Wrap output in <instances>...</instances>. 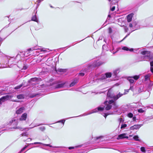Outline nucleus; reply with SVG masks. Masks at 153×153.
Listing matches in <instances>:
<instances>
[{"mask_svg":"<svg viewBox=\"0 0 153 153\" xmlns=\"http://www.w3.org/2000/svg\"><path fill=\"white\" fill-rule=\"evenodd\" d=\"M118 1V0H112V4H115V3H117Z\"/></svg>","mask_w":153,"mask_h":153,"instance_id":"obj_30","label":"nucleus"},{"mask_svg":"<svg viewBox=\"0 0 153 153\" xmlns=\"http://www.w3.org/2000/svg\"><path fill=\"white\" fill-rule=\"evenodd\" d=\"M43 125V124H36L34 125V126L33 127L38 126H39L41 125Z\"/></svg>","mask_w":153,"mask_h":153,"instance_id":"obj_35","label":"nucleus"},{"mask_svg":"<svg viewBox=\"0 0 153 153\" xmlns=\"http://www.w3.org/2000/svg\"><path fill=\"white\" fill-rule=\"evenodd\" d=\"M64 84L65 83H61L59 84L56 86V88H58L62 87L64 86Z\"/></svg>","mask_w":153,"mask_h":153,"instance_id":"obj_18","label":"nucleus"},{"mask_svg":"<svg viewBox=\"0 0 153 153\" xmlns=\"http://www.w3.org/2000/svg\"><path fill=\"white\" fill-rule=\"evenodd\" d=\"M27 118V114L26 113H24L22 115L21 117L19 119L20 121L25 120Z\"/></svg>","mask_w":153,"mask_h":153,"instance_id":"obj_11","label":"nucleus"},{"mask_svg":"<svg viewBox=\"0 0 153 153\" xmlns=\"http://www.w3.org/2000/svg\"><path fill=\"white\" fill-rule=\"evenodd\" d=\"M25 109V108L24 107H22L16 111V113L18 114H20L22 113Z\"/></svg>","mask_w":153,"mask_h":153,"instance_id":"obj_13","label":"nucleus"},{"mask_svg":"<svg viewBox=\"0 0 153 153\" xmlns=\"http://www.w3.org/2000/svg\"><path fill=\"white\" fill-rule=\"evenodd\" d=\"M51 7H52V6H51Z\"/></svg>","mask_w":153,"mask_h":153,"instance_id":"obj_59","label":"nucleus"},{"mask_svg":"<svg viewBox=\"0 0 153 153\" xmlns=\"http://www.w3.org/2000/svg\"><path fill=\"white\" fill-rule=\"evenodd\" d=\"M35 121H35V120H34V121H33V122L32 123L31 125L35 123Z\"/></svg>","mask_w":153,"mask_h":153,"instance_id":"obj_49","label":"nucleus"},{"mask_svg":"<svg viewBox=\"0 0 153 153\" xmlns=\"http://www.w3.org/2000/svg\"><path fill=\"white\" fill-rule=\"evenodd\" d=\"M115 8V6H113L111 8L110 10L111 11H113L114 10Z\"/></svg>","mask_w":153,"mask_h":153,"instance_id":"obj_32","label":"nucleus"},{"mask_svg":"<svg viewBox=\"0 0 153 153\" xmlns=\"http://www.w3.org/2000/svg\"><path fill=\"white\" fill-rule=\"evenodd\" d=\"M119 72V70L118 69H117L116 70H115L114 72V75L115 76H117V74Z\"/></svg>","mask_w":153,"mask_h":153,"instance_id":"obj_19","label":"nucleus"},{"mask_svg":"<svg viewBox=\"0 0 153 153\" xmlns=\"http://www.w3.org/2000/svg\"><path fill=\"white\" fill-rule=\"evenodd\" d=\"M100 137H98L97 138V139H99Z\"/></svg>","mask_w":153,"mask_h":153,"instance_id":"obj_55","label":"nucleus"},{"mask_svg":"<svg viewBox=\"0 0 153 153\" xmlns=\"http://www.w3.org/2000/svg\"><path fill=\"white\" fill-rule=\"evenodd\" d=\"M122 49L124 50H126L127 51H133V50L132 48L129 49L128 47H123Z\"/></svg>","mask_w":153,"mask_h":153,"instance_id":"obj_14","label":"nucleus"},{"mask_svg":"<svg viewBox=\"0 0 153 153\" xmlns=\"http://www.w3.org/2000/svg\"><path fill=\"white\" fill-rule=\"evenodd\" d=\"M31 50H32V49H31V48H30V49H29L28 50V51H31Z\"/></svg>","mask_w":153,"mask_h":153,"instance_id":"obj_50","label":"nucleus"},{"mask_svg":"<svg viewBox=\"0 0 153 153\" xmlns=\"http://www.w3.org/2000/svg\"><path fill=\"white\" fill-rule=\"evenodd\" d=\"M138 111L140 113H142L144 112V111L142 108H140L138 109Z\"/></svg>","mask_w":153,"mask_h":153,"instance_id":"obj_27","label":"nucleus"},{"mask_svg":"<svg viewBox=\"0 0 153 153\" xmlns=\"http://www.w3.org/2000/svg\"><path fill=\"white\" fill-rule=\"evenodd\" d=\"M102 64L103 63L98 60L95 61L92 64V66L94 67H97L102 65Z\"/></svg>","mask_w":153,"mask_h":153,"instance_id":"obj_8","label":"nucleus"},{"mask_svg":"<svg viewBox=\"0 0 153 153\" xmlns=\"http://www.w3.org/2000/svg\"><path fill=\"white\" fill-rule=\"evenodd\" d=\"M111 74L110 73H107L105 74V75L102 74V75L101 77L100 80H101L105 79L106 78H109L111 76Z\"/></svg>","mask_w":153,"mask_h":153,"instance_id":"obj_6","label":"nucleus"},{"mask_svg":"<svg viewBox=\"0 0 153 153\" xmlns=\"http://www.w3.org/2000/svg\"><path fill=\"white\" fill-rule=\"evenodd\" d=\"M22 84H21L20 85H19V86H16V87L15 88V89H19V88H21V87H22Z\"/></svg>","mask_w":153,"mask_h":153,"instance_id":"obj_22","label":"nucleus"},{"mask_svg":"<svg viewBox=\"0 0 153 153\" xmlns=\"http://www.w3.org/2000/svg\"><path fill=\"white\" fill-rule=\"evenodd\" d=\"M150 64L151 66L153 67V61L151 62H150Z\"/></svg>","mask_w":153,"mask_h":153,"instance_id":"obj_43","label":"nucleus"},{"mask_svg":"<svg viewBox=\"0 0 153 153\" xmlns=\"http://www.w3.org/2000/svg\"><path fill=\"white\" fill-rule=\"evenodd\" d=\"M44 145L48 146L50 147H52V146H51L49 144H44Z\"/></svg>","mask_w":153,"mask_h":153,"instance_id":"obj_40","label":"nucleus"},{"mask_svg":"<svg viewBox=\"0 0 153 153\" xmlns=\"http://www.w3.org/2000/svg\"><path fill=\"white\" fill-rule=\"evenodd\" d=\"M128 117L132 118L133 117V114L131 113H129L128 114Z\"/></svg>","mask_w":153,"mask_h":153,"instance_id":"obj_25","label":"nucleus"},{"mask_svg":"<svg viewBox=\"0 0 153 153\" xmlns=\"http://www.w3.org/2000/svg\"><path fill=\"white\" fill-rule=\"evenodd\" d=\"M108 30H109V33H111L112 32V30L111 27H109L108 28Z\"/></svg>","mask_w":153,"mask_h":153,"instance_id":"obj_33","label":"nucleus"},{"mask_svg":"<svg viewBox=\"0 0 153 153\" xmlns=\"http://www.w3.org/2000/svg\"><path fill=\"white\" fill-rule=\"evenodd\" d=\"M133 78L135 80H137L140 78L139 75H135L132 76Z\"/></svg>","mask_w":153,"mask_h":153,"instance_id":"obj_21","label":"nucleus"},{"mask_svg":"<svg viewBox=\"0 0 153 153\" xmlns=\"http://www.w3.org/2000/svg\"><path fill=\"white\" fill-rule=\"evenodd\" d=\"M25 96L23 94H20L17 96V98L19 99H22L24 98Z\"/></svg>","mask_w":153,"mask_h":153,"instance_id":"obj_17","label":"nucleus"},{"mask_svg":"<svg viewBox=\"0 0 153 153\" xmlns=\"http://www.w3.org/2000/svg\"><path fill=\"white\" fill-rule=\"evenodd\" d=\"M141 151L143 152H145V148L144 147H142L140 148Z\"/></svg>","mask_w":153,"mask_h":153,"instance_id":"obj_28","label":"nucleus"},{"mask_svg":"<svg viewBox=\"0 0 153 153\" xmlns=\"http://www.w3.org/2000/svg\"><path fill=\"white\" fill-rule=\"evenodd\" d=\"M127 79L131 83H133L134 82V79L132 77H129Z\"/></svg>","mask_w":153,"mask_h":153,"instance_id":"obj_15","label":"nucleus"},{"mask_svg":"<svg viewBox=\"0 0 153 153\" xmlns=\"http://www.w3.org/2000/svg\"><path fill=\"white\" fill-rule=\"evenodd\" d=\"M65 121V120H61L59 121V122H61L62 123L63 125L64 124V123Z\"/></svg>","mask_w":153,"mask_h":153,"instance_id":"obj_31","label":"nucleus"},{"mask_svg":"<svg viewBox=\"0 0 153 153\" xmlns=\"http://www.w3.org/2000/svg\"><path fill=\"white\" fill-rule=\"evenodd\" d=\"M104 104L106 106L105 107V109L106 110H110L111 107L113 109H116L117 108V106L114 102V101L112 100H110L108 102V101H106L105 102Z\"/></svg>","mask_w":153,"mask_h":153,"instance_id":"obj_1","label":"nucleus"},{"mask_svg":"<svg viewBox=\"0 0 153 153\" xmlns=\"http://www.w3.org/2000/svg\"><path fill=\"white\" fill-rule=\"evenodd\" d=\"M133 16V13H131L128 15L127 16V21L128 22H130L131 21L132 18Z\"/></svg>","mask_w":153,"mask_h":153,"instance_id":"obj_12","label":"nucleus"},{"mask_svg":"<svg viewBox=\"0 0 153 153\" xmlns=\"http://www.w3.org/2000/svg\"><path fill=\"white\" fill-rule=\"evenodd\" d=\"M59 71L60 72H63L64 71V70L63 69H60L59 70Z\"/></svg>","mask_w":153,"mask_h":153,"instance_id":"obj_42","label":"nucleus"},{"mask_svg":"<svg viewBox=\"0 0 153 153\" xmlns=\"http://www.w3.org/2000/svg\"><path fill=\"white\" fill-rule=\"evenodd\" d=\"M31 20L32 21H35L37 22H38V20L36 17V15L32 16Z\"/></svg>","mask_w":153,"mask_h":153,"instance_id":"obj_16","label":"nucleus"},{"mask_svg":"<svg viewBox=\"0 0 153 153\" xmlns=\"http://www.w3.org/2000/svg\"><path fill=\"white\" fill-rule=\"evenodd\" d=\"M21 135H22V136H26L27 135V134L26 133H22Z\"/></svg>","mask_w":153,"mask_h":153,"instance_id":"obj_39","label":"nucleus"},{"mask_svg":"<svg viewBox=\"0 0 153 153\" xmlns=\"http://www.w3.org/2000/svg\"><path fill=\"white\" fill-rule=\"evenodd\" d=\"M142 126L143 124L134 125L133 126L131 127L130 129L131 130L137 129L139 128Z\"/></svg>","mask_w":153,"mask_h":153,"instance_id":"obj_10","label":"nucleus"},{"mask_svg":"<svg viewBox=\"0 0 153 153\" xmlns=\"http://www.w3.org/2000/svg\"><path fill=\"white\" fill-rule=\"evenodd\" d=\"M34 144H42L44 145V144H43L42 143L40 142H35L34 143Z\"/></svg>","mask_w":153,"mask_h":153,"instance_id":"obj_37","label":"nucleus"},{"mask_svg":"<svg viewBox=\"0 0 153 153\" xmlns=\"http://www.w3.org/2000/svg\"><path fill=\"white\" fill-rule=\"evenodd\" d=\"M129 35V34H128V35H126L124 38V39H123V40L124 39H125L127 36H128Z\"/></svg>","mask_w":153,"mask_h":153,"instance_id":"obj_48","label":"nucleus"},{"mask_svg":"<svg viewBox=\"0 0 153 153\" xmlns=\"http://www.w3.org/2000/svg\"><path fill=\"white\" fill-rule=\"evenodd\" d=\"M12 101H14V102H17V101H16V100H12Z\"/></svg>","mask_w":153,"mask_h":153,"instance_id":"obj_57","label":"nucleus"},{"mask_svg":"<svg viewBox=\"0 0 153 153\" xmlns=\"http://www.w3.org/2000/svg\"><path fill=\"white\" fill-rule=\"evenodd\" d=\"M108 114H105V115L104 116V117H105V118H106V116H107L108 115Z\"/></svg>","mask_w":153,"mask_h":153,"instance_id":"obj_47","label":"nucleus"},{"mask_svg":"<svg viewBox=\"0 0 153 153\" xmlns=\"http://www.w3.org/2000/svg\"><path fill=\"white\" fill-rule=\"evenodd\" d=\"M53 147L54 148H58V147Z\"/></svg>","mask_w":153,"mask_h":153,"instance_id":"obj_56","label":"nucleus"},{"mask_svg":"<svg viewBox=\"0 0 153 153\" xmlns=\"http://www.w3.org/2000/svg\"><path fill=\"white\" fill-rule=\"evenodd\" d=\"M108 17H110V15H108Z\"/></svg>","mask_w":153,"mask_h":153,"instance_id":"obj_58","label":"nucleus"},{"mask_svg":"<svg viewBox=\"0 0 153 153\" xmlns=\"http://www.w3.org/2000/svg\"><path fill=\"white\" fill-rule=\"evenodd\" d=\"M39 128L42 131H43L45 130V127L44 126L41 127Z\"/></svg>","mask_w":153,"mask_h":153,"instance_id":"obj_24","label":"nucleus"},{"mask_svg":"<svg viewBox=\"0 0 153 153\" xmlns=\"http://www.w3.org/2000/svg\"><path fill=\"white\" fill-rule=\"evenodd\" d=\"M132 87H130V89L132 90Z\"/></svg>","mask_w":153,"mask_h":153,"instance_id":"obj_52","label":"nucleus"},{"mask_svg":"<svg viewBox=\"0 0 153 153\" xmlns=\"http://www.w3.org/2000/svg\"><path fill=\"white\" fill-rule=\"evenodd\" d=\"M79 75L81 76H83L84 75V74L83 73H80L79 74Z\"/></svg>","mask_w":153,"mask_h":153,"instance_id":"obj_44","label":"nucleus"},{"mask_svg":"<svg viewBox=\"0 0 153 153\" xmlns=\"http://www.w3.org/2000/svg\"><path fill=\"white\" fill-rule=\"evenodd\" d=\"M76 82L75 81L72 82L70 85V86L71 87L73 86Z\"/></svg>","mask_w":153,"mask_h":153,"instance_id":"obj_29","label":"nucleus"},{"mask_svg":"<svg viewBox=\"0 0 153 153\" xmlns=\"http://www.w3.org/2000/svg\"><path fill=\"white\" fill-rule=\"evenodd\" d=\"M134 139L136 141H139V140L138 139L139 137L138 136L136 135L134 136L133 137Z\"/></svg>","mask_w":153,"mask_h":153,"instance_id":"obj_23","label":"nucleus"},{"mask_svg":"<svg viewBox=\"0 0 153 153\" xmlns=\"http://www.w3.org/2000/svg\"><path fill=\"white\" fill-rule=\"evenodd\" d=\"M128 137L126 136V134L124 133L121 134H120L118 136V137H117V140H120L121 139H123L124 138H128Z\"/></svg>","mask_w":153,"mask_h":153,"instance_id":"obj_9","label":"nucleus"},{"mask_svg":"<svg viewBox=\"0 0 153 153\" xmlns=\"http://www.w3.org/2000/svg\"><path fill=\"white\" fill-rule=\"evenodd\" d=\"M105 107H98L97 108H95V109L93 110L92 111V112L88 113L87 114H86L85 115L89 114H91V113H94L97 112L98 111H103Z\"/></svg>","mask_w":153,"mask_h":153,"instance_id":"obj_7","label":"nucleus"},{"mask_svg":"<svg viewBox=\"0 0 153 153\" xmlns=\"http://www.w3.org/2000/svg\"><path fill=\"white\" fill-rule=\"evenodd\" d=\"M39 49L41 51H43L44 52L46 51V50L44 49V48L40 49Z\"/></svg>","mask_w":153,"mask_h":153,"instance_id":"obj_36","label":"nucleus"},{"mask_svg":"<svg viewBox=\"0 0 153 153\" xmlns=\"http://www.w3.org/2000/svg\"><path fill=\"white\" fill-rule=\"evenodd\" d=\"M141 53L142 54L145 55L142 57V59L141 58V59L140 60L141 61L145 60L147 59L146 58L149 57L150 56V52L148 51H143L141 52Z\"/></svg>","mask_w":153,"mask_h":153,"instance_id":"obj_4","label":"nucleus"},{"mask_svg":"<svg viewBox=\"0 0 153 153\" xmlns=\"http://www.w3.org/2000/svg\"><path fill=\"white\" fill-rule=\"evenodd\" d=\"M133 119L134 120V119H135V117H133Z\"/></svg>","mask_w":153,"mask_h":153,"instance_id":"obj_54","label":"nucleus"},{"mask_svg":"<svg viewBox=\"0 0 153 153\" xmlns=\"http://www.w3.org/2000/svg\"><path fill=\"white\" fill-rule=\"evenodd\" d=\"M126 126H127L126 124H123L122 125H121V129H122V128H125Z\"/></svg>","mask_w":153,"mask_h":153,"instance_id":"obj_26","label":"nucleus"},{"mask_svg":"<svg viewBox=\"0 0 153 153\" xmlns=\"http://www.w3.org/2000/svg\"><path fill=\"white\" fill-rule=\"evenodd\" d=\"M27 67L26 65H24L23 67V68L22 69V70H26L27 68Z\"/></svg>","mask_w":153,"mask_h":153,"instance_id":"obj_34","label":"nucleus"},{"mask_svg":"<svg viewBox=\"0 0 153 153\" xmlns=\"http://www.w3.org/2000/svg\"><path fill=\"white\" fill-rule=\"evenodd\" d=\"M150 70L151 72L153 73V67H150Z\"/></svg>","mask_w":153,"mask_h":153,"instance_id":"obj_41","label":"nucleus"},{"mask_svg":"<svg viewBox=\"0 0 153 153\" xmlns=\"http://www.w3.org/2000/svg\"><path fill=\"white\" fill-rule=\"evenodd\" d=\"M151 76V74H148L147 75H146L145 76V81L147 80Z\"/></svg>","mask_w":153,"mask_h":153,"instance_id":"obj_20","label":"nucleus"},{"mask_svg":"<svg viewBox=\"0 0 153 153\" xmlns=\"http://www.w3.org/2000/svg\"><path fill=\"white\" fill-rule=\"evenodd\" d=\"M37 49H38L37 48H33V50H37Z\"/></svg>","mask_w":153,"mask_h":153,"instance_id":"obj_51","label":"nucleus"},{"mask_svg":"<svg viewBox=\"0 0 153 153\" xmlns=\"http://www.w3.org/2000/svg\"><path fill=\"white\" fill-rule=\"evenodd\" d=\"M74 148V147H69V149H73Z\"/></svg>","mask_w":153,"mask_h":153,"instance_id":"obj_45","label":"nucleus"},{"mask_svg":"<svg viewBox=\"0 0 153 153\" xmlns=\"http://www.w3.org/2000/svg\"><path fill=\"white\" fill-rule=\"evenodd\" d=\"M27 147V146H25L23 148H22V150L20 152H22Z\"/></svg>","mask_w":153,"mask_h":153,"instance_id":"obj_38","label":"nucleus"},{"mask_svg":"<svg viewBox=\"0 0 153 153\" xmlns=\"http://www.w3.org/2000/svg\"><path fill=\"white\" fill-rule=\"evenodd\" d=\"M129 90H127L126 91H127V93H128V92Z\"/></svg>","mask_w":153,"mask_h":153,"instance_id":"obj_53","label":"nucleus"},{"mask_svg":"<svg viewBox=\"0 0 153 153\" xmlns=\"http://www.w3.org/2000/svg\"><path fill=\"white\" fill-rule=\"evenodd\" d=\"M127 94V93L125 92L124 94H122L120 92L116 95V96L114 95L113 94H111L109 91L107 93V97H110L111 98L115 100H117L119 98L122 96L123 95H125Z\"/></svg>","mask_w":153,"mask_h":153,"instance_id":"obj_3","label":"nucleus"},{"mask_svg":"<svg viewBox=\"0 0 153 153\" xmlns=\"http://www.w3.org/2000/svg\"><path fill=\"white\" fill-rule=\"evenodd\" d=\"M18 120L17 118H14L9 122V124L12 126H15L13 127V129H19L22 131L24 130L25 128L19 126H16L18 124Z\"/></svg>","mask_w":153,"mask_h":153,"instance_id":"obj_2","label":"nucleus"},{"mask_svg":"<svg viewBox=\"0 0 153 153\" xmlns=\"http://www.w3.org/2000/svg\"><path fill=\"white\" fill-rule=\"evenodd\" d=\"M129 27H133V25H132V24H131V23H130V24H129Z\"/></svg>","mask_w":153,"mask_h":153,"instance_id":"obj_46","label":"nucleus"},{"mask_svg":"<svg viewBox=\"0 0 153 153\" xmlns=\"http://www.w3.org/2000/svg\"><path fill=\"white\" fill-rule=\"evenodd\" d=\"M13 97V95H7L2 97L0 99V105L1 104L2 102L10 99Z\"/></svg>","mask_w":153,"mask_h":153,"instance_id":"obj_5","label":"nucleus"}]
</instances>
